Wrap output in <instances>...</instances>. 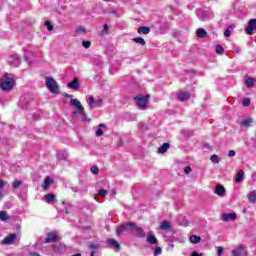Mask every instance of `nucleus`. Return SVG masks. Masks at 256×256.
<instances>
[{
  "label": "nucleus",
  "mask_w": 256,
  "mask_h": 256,
  "mask_svg": "<svg viewBox=\"0 0 256 256\" xmlns=\"http://www.w3.org/2000/svg\"><path fill=\"white\" fill-rule=\"evenodd\" d=\"M224 49H223V46H221V45H217L216 46V53L218 54V55H223V53H224Z\"/></svg>",
  "instance_id": "obj_35"
},
{
  "label": "nucleus",
  "mask_w": 256,
  "mask_h": 256,
  "mask_svg": "<svg viewBox=\"0 0 256 256\" xmlns=\"http://www.w3.org/2000/svg\"><path fill=\"white\" fill-rule=\"evenodd\" d=\"M90 249H99V244H95V243L90 244Z\"/></svg>",
  "instance_id": "obj_48"
},
{
  "label": "nucleus",
  "mask_w": 256,
  "mask_h": 256,
  "mask_svg": "<svg viewBox=\"0 0 256 256\" xmlns=\"http://www.w3.org/2000/svg\"><path fill=\"white\" fill-rule=\"evenodd\" d=\"M70 105L76 107L79 115L82 117V121H89L87 114H85V108H83V105H81V102L78 99H71Z\"/></svg>",
  "instance_id": "obj_3"
},
{
  "label": "nucleus",
  "mask_w": 256,
  "mask_h": 256,
  "mask_svg": "<svg viewBox=\"0 0 256 256\" xmlns=\"http://www.w3.org/2000/svg\"><path fill=\"white\" fill-rule=\"evenodd\" d=\"M133 227H135V223L133 222H126V223H123L122 225H120L118 228H117V235H121L123 232L125 231H129L131 229V231H133Z\"/></svg>",
  "instance_id": "obj_5"
},
{
  "label": "nucleus",
  "mask_w": 256,
  "mask_h": 256,
  "mask_svg": "<svg viewBox=\"0 0 256 256\" xmlns=\"http://www.w3.org/2000/svg\"><path fill=\"white\" fill-rule=\"evenodd\" d=\"M99 195H100V197H105V196L107 195V190L101 189V190L99 191Z\"/></svg>",
  "instance_id": "obj_44"
},
{
  "label": "nucleus",
  "mask_w": 256,
  "mask_h": 256,
  "mask_svg": "<svg viewBox=\"0 0 256 256\" xmlns=\"http://www.w3.org/2000/svg\"><path fill=\"white\" fill-rule=\"evenodd\" d=\"M139 35H149L151 33V28L147 26H142L138 28Z\"/></svg>",
  "instance_id": "obj_19"
},
{
  "label": "nucleus",
  "mask_w": 256,
  "mask_h": 256,
  "mask_svg": "<svg viewBox=\"0 0 256 256\" xmlns=\"http://www.w3.org/2000/svg\"><path fill=\"white\" fill-rule=\"evenodd\" d=\"M237 219V214L235 213H224L222 214V221H235Z\"/></svg>",
  "instance_id": "obj_14"
},
{
  "label": "nucleus",
  "mask_w": 256,
  "mask_h": 256,
  "mask_svg": "<svg viewBox=\"0 0 256 256\" xmlns=\"http://www.w3.org/2000/svg\"><path fill=\"white\" fill-rule=\"evenodd\" d=\"M244 177H245V171L239 170L235 178L236 183H242Z\"/></svg>",
  "instance_id": "obj_20"
},
{
  "label": "nucleus",
  "mask_w": 256,
  "mask_h": 256,
  "mask_svg": "<svg viewBox=\"0 0 256 256\" xmlns=\"http://www.w3.org/2000/svg\"><path fill=\"white\" fill-rule=\"evenodd\" d=\"M17 238V235L15 234H9L2 240V245H13L15 242V239Z\"/></svg>",
  "instance_id": "obj_9"
},
{
  "label": "nucleus",
  "mask_w": 256,
  "mask_h": 256,
  "mask_svg": "<svg viewBox=\"0 0 256 256\" xmlns=\"http://www.w3.org/2000/svg\"><path fill=\"white\" fill-rule=\"evenodd\" d=\"M53 183V180H51V177L47 176L44 179V184L42 185L44 191H47L49 189V186Z\"/></svg>",
  "instance_id": "obj_23"
},
{
  "label": "nucleus",
  "mask_w": 256,
  "mask_h": 256,
  "mask_svg": "<svg viewBox=\"0 0 256 256\" xmlns=\"http://www.w3.org/2000/svg\"><path fill=\"white\" fill-rule=\"evenodd\" d=\"M82 47H84V49H89V47H91V41H83Z\"/></svg>",
  "instance_id": "obj_41"
},
{
  "label": "nucleus",
  "mask_w": 256,
  "mask_h": 256,
  "mask_svg": "<svg viewBox=\"0 0 256 256\" xmlns=\"http://www.w3.org/2000/svg\"><path fill=\"white\" fill-rule=\"evenodd\" d=\"M184 173H186V175H189V173H191V166L185 167Z\"/></svg>",
  "instance_id": "obj_45"
},
{
  "label": "nucleus",
  "mask_w": 256,
  "mask_h": 256,
  "mask_svg": "<svg viewBox=\"0 0 256 256\" xmlns=\"http://www.w3.org/2000/svg\"><path fill=\"white\" fill-rule=\"evenodd\" d=\"M214 193L215 195H218V197H225V187L221 184H217Z\"/></svg>",
  "instance_id": "obj_13"
},
{
  "label": "nucleus",
  "mask_w": 256,
  "mask_h": 256,
  "mask_svg": "<svg viewBox=\"0 0 256 256\" xmlns=\"http://www.w3.org/2000/svg\"><path fill=\"white\" fill-rule=\"evenodd\" d=\"M253 31H256V19H251L246 27V32L248 35H252Z\"/></svg>",
  "instance_id": "obj_10"
},
{
  "label": "nucleus",
  "mask_w": 256,
  "mask_h": 256,
  "mask_svg": "<svg viewBox=\"0 0 256 256\" xmlns=\"http://www.w3.org/2000/svg\"><path fill=\"white\" fill-rule=\"evenodd\" d=\"M210 160L212 161V163L218 164L219 163V156H217L216 154L212 155L210 157Z\"/></svg>",
  "instance_id": "obj_38"
},
{
  "label": "nucleus",
  "mask_w": 256,
  "mask_h": 256,
  "mask_svg": "<svg viewBox=\"0 0 256 256\" xmlns=\"http://www.w3.org/2000/svg\"><path fill=\"white\" fill-rule=\"evenodd\" d=\"M107 243L109 244L110 247H113L114 249H116V252L119 251V249H121V245L119 244V242H117V240L113 238H109L107 240Z\"/></svg>",
  "instance_id": "obj_17"
},
{
  "label": "nucleus",
  "mask_w": 256,
  "mask_h": 256,
  "mask_svg": "<svg viewBox=\"0 0 256 256\" xmlns=\"http://www.w3.org/2000/svg\"><path fill=\"white\" fill-rule=\"evenodd\" d=\"M68 89H73L74 91H78L79 90V78H74L72 82H69Z\"/></svg>",
  "instance_id": "obj_16"
},
{
  "label": "nucleus",
  "mask_w": 256,
  "mask_h": 256,
  "mask_svg": "<svg viewBox=\"0 0 256 256\" xmlns=\"http://www.w3.org/2000/svg\"><path fill=\"white\" fill-rule=\"evenodd\" d=\"M46 87L51 93H59V85L51 77H46Z\"/></svg>",
  "instance_id": "obj_4"
},
{
  "label": "nucleus",
  "mask_w": 256,
  "mask_h": 256,
  "mask_svg": "<svg viewBox=\"0 0 256 256\" xmlns=\"http://www.w3.org/2000/svg\"><path fill=\"white\" fill-rule=\"evenodd\" d=\"M162 251H163V250L161 249V247H157V248L154 250V255H155V256L161 255Z\"/></svg>",
  "instance_id": "obj_42"
},
{
  "label": "nucleus",
  "mask_w": 256,
  "mask_h": 256,
  "mask_svg": "<svg viewBox=\"0 0 256 256\" xmlns=\"http://www.w3.org/2000/svg\"><path fill=\"white\" fill-rule=\"evenodd\" d=\"M112 195H117V193L115 192V190L112 191Z\"/></svg>",
  "instance_id": "obj_59"
},
{
  "label": "nucleus",
  "mask_w": 256,
  "mask_h": 256,
  "mask_svg": "<svg viewBox=\"0 0 256 256\" xmlns=\"http://www.w3.org/2000/svg\"><path fill=\"white\" fill-rule=\"evenodd\" d=\"M170 145L169 143H164L159 149L158 153H167V150L169 149Z\"/></svg>",
  "instance_id": "obj_32"
},
{
  "label": "nucleus",
  "mask_w": 256,
  "mask_h": 256,
  "mask_svg": "<svg viewBox=\"0 0 256 256\" xmlns=\"http://www.w3.org/2000/svg\"><path fill=\"white\" fill-rule=\"evenodd\" d=\"M201 21H207V14L202 15V17H200Z\"/></svg>",
  "instance_id": "obj_51"
},
{
  "label": "nucleus",
  "mask_w": 256,
  "mask_h": 256,
  "mask_svg": "<svg viewBox=\"0 0 256 256\" xmlns=\"http://www.w3.org/2000/svg\"><path fill=\"white\" fill-rule=\"evenodd\" d=\"M9 65H12V67H19L21 61L19 60V57L17 55H12L8 58Z\"/></svg>",
  "instance_id": "obj_11"
},
{
  "label": "nucleus",
  "mask_w": 256,
  "mask_h": 256,
  "mask_svg": "<svg viewBox=\"0 0 256 256\" xmlns=\"http://www.w3.org/2000/svg\"><path fill=\"white\" fill-rule=\"evenodd\" d=\"M44 199H46V203H53L55 201V196L54 194H46Z\"/></svg>",
  "instance_id": "obj_33"
},
{
  "label": "nucleus",
  "mask_w": 256,
  "mask_h": 256,
  "mask_svg": "<svg viewBox=\"0 0 256 256\" xmlns=\"http://www.w3.org/2000/svg\"><path fill=\"white\" fill-rule=\"evenodd\" d=\"M190 243H193L194 245H197V243H201V238L197 235H191L190 236Z\"/></svg>",
  "instance_id": "obj_29"
},
{
  "label": "nucleus",
  "mask_w": 256,
  "mask_h": 256,
  "mask_svg": "<svg viewBox=\"0 0 256 256\" xmlns=\"http://www.w3.org/2000/svg\"><path fill=\"white\" fill-rule=\"evenodd\" d=\"M53 251H62L64 249V246L61 244H55L52 246Z\"/></svg>",
  "instance_id": "obj_34"
},
{
  "label": "nucleus",
  "mask_w": 256,
  "mask_h": 256,
  "mask_svg": "<svg viewBox=\"0 0 256 256\" xmlns=\"http://www.w3.org/2000/svg\"><path fill=\"white\" fill-rule=\"evenodd\" d=\"M232 256H247V248L245 246H238L231 251Z\"/></svg>",
  "instance_id": "obj_6"
},
{
  "label": "nucleus",
  "mask_w": 256,
  "mask_h": 256,
  "mask_svg": "<svg viewBox=\"0 0 256 256\" xmlns=\"http://www.w3.org/2000/svg\"><path fill=\"white\" fill-rule=\"evenodd\" d=\"M191 256H201V255L199 254V252L193 251L192 254H191Z\"/></svg>",
  "instance_id": "obj_52"
},
{
  "label": "nucleus",
  "mask_w": 256,
  "mask_h": 256,
  "mask_svg": "<svg viewBox=\"0 0 256 256\" xmlns=\"http://www.w3.org/2000/svg\"><path fill=\"white\" fill-rule=\"evenodd\" d=\"M9 219H11V216H9V215L7 214V212H5V211H0V221L5 222V221H9Z\"/></svg>",
  "instance_id": "obj_27"
},
{
  "label": "nucleus",
  "mask_w": 256,
  "mask_h": 256,
  "mask_svg": "<svg viewBox=\"0 0 256 256\" xmlns=\"http://www.w3.org/2000/svg\"><path fill=\"white\" fill-rule=\"evenodd\" d=\"M3 197H5V195H4L3 192L0 190V201H1V199H3Z\"/></svg>",
  "instance_id": "obj_55"
},
{
  "label": "nucleus",
  "mask_w": 256,
  "mask_h": 256,
  "mask_svg": "<svg viewBox=\"0 0 256 256\" xmlns=\"http://www.w3.org/2000/svg\"><path fill=\"white\" fill-rule=\"evenodd\" d=\"M90 171H91V173H93V175H97V173H99V167H97V166H92V167L90 168Z\"/></svg>",
  "instance_id": "obj_40"
},
{
  "label": "nucleus",
  "mask_w": 256,
  "mask_h": 256,
  "mask_svg": "<svg viewBox=\"0 0 256 256\" xmlns=\"http://www.w3.org/2000/svg\"><path fill=\"white\" fill-rule=\"evenodd\" d=\"M132 41H134V43H137V45H141L142 47H145L146 45L145 39L141 37H135L132 39Z\"/></svg>",
  "instance_id": "obj_26"
},
{
  "label": "nucleus",
  "mask_w": 256,
  "mask_h": 256,
  "mask_svg": "<svg viewBox=\"0 0 256 256\" xmlns=\"http://www.w3.org/2000/svg\"><path fill=\"white\" fill-rule=\"evenodd\" d=\"M109 26L107 24H104V31H108Z\"/></svg>",
  "instance_id": "obj_56"
},
{
  "label": "nucleus",
  "mask_w": 256,
  "mask_h": 256,
  "mask_svg": "<svg viewBox=\"0 0 256 256\" xmlns=\"http://www.w3.org/2000/svg\"><path fill=\"white\" fill-rule=\"evenodd\" d=\"M196 35L200 39H205V37H207V31L203 28H199L196 30Z\"/></svg>",
  "instance_id": "obj_22"
},
{
  "label": "nucleus",
  "mask_w": 256,
  "mask_h": 256,
  "mask_svg": "<svg viewBox=\"0 0 256 256\" xmlns=\"http://www.w3.org/2000/svg\"><path fill=\"white\" fill-rule=\"evenodd\" d=\"M15 87V78H13V74H6L0 80V88L2 91H11Z\"/></svg>",
  "instance_id": "obj_1"
},
{
  "label": "nucleus",
  "mask_w": 256,
  "mask_h": 256,
  "mask_svg": "<svg viewBox=\"0 0 256 256\" xmlns=\"http://www.w3.org/2000/svg\"><path fill=\"white\" fill-rule=\"evenodd\" d=\"M248 201H250V203H255L256 202V190H252L248 195Z\"/></svg>",
  "instance_id": "obj_25"
},
{
  "label": "nucleus",
  "mask_w": 256,
  "mask_h": 256,
  "mask_svg": "<svg viewBox=\"0 0 256 256\" xmlns=\"http://www.w3.org/2000/svg\"><path fill=\"white\" fill-rule=\"evenodd\" d=\"M21 184H22L21 181H19V180H14V182H13V184H12V187H13L14 189H19V187H21Z\"/></svg>",
  "instance_id": "obj_36"
},
{
  "label": "nucleus",
  "mask_w": 256,
  "mask_h": 256,
  "mask_svg": "<svg viewBox=\"0 0 256 256\" xmlns=\"http://www.w3.org/2000/svg\"><path fill=\"white\" fill-rule=\"evenodd\" d=\"M45 27L48 28V31H53V25L51 24V21L47 20L44 23Z\"/></svg>",
  "instance_id": "obj_39"
},
{
  "label": "nucleus",
  "mask_w": 256,
  "mask_h": 256,
  "mask_svg": "<svg viewBox=\"0 0 256 256\" xmlns=\"http://www.w3.org/2000/svg\"><path fill=\"white\" fill-rule=\"evenodd\" d=\"M57 159H60V161H63L69 157V153H67L66 150H60L56 153Z\"/></svg>",
  "instance_id": "obj_18"
},
{
  "label": "nucleus",
  "mask_w": 256,
  "mask_h": 256,
  "mask_svg": "<svg viewBox=\"0 0 256 256\" xmlns=\"http://www.w3.org/2000/svg\"><path fill=\"white\" fill-rule=\"evenodd\" d=\"M251 123H253V118H248L246 120H242L240 125H242V127H251Z\"/></svg>",
  "instance_id": "obj_28"
},
{
  "label": "nucleus",
  "mask_w": 256,
  "mask_h": 256,
  "mask_svg": "<svg viewBox=\"0 0 256 256\" xmlns=\"http://www.w3.org/2000/svg\"><path fill=\"white\" fill-rule=\"evenodd\" d=\"M229 29H235V25H230Z\"/></svg>",
  "instance_id": "obj_58"
},
{
  "label": "nucleus",
  "mask_w": 256,
  "mask_h": 256,
  "mask_svg": "<svg viewBox=\"0 0 256 256\" xmlns=\"http://www.w3.org/2000/svg\"><path fill=\"white\" fill-rule=\"evenodd\" d=\"M177 97L179 101H189V99H191V94H189V92L179 91Z\"/></svg>",
  "instance_id": "obj_12"
},
{
  "label": "nucleus",
  "mask_w": 256,
  "mask_h": 256,
  "mask_svg": "<svg viewBox=\"0 0 256 256\" xmlns=\"http://www.w3.org/2000/svg\"><path fill=\"white\" fill-rule=\"evenodd\" d=\"M58 240H59V236L57 235L56 232H49L45 239V243H55Z\"/></svg>",
  "instance_id": "obj_8"
},
{
  "label": "nucleus",
  "mask_w": 256,
  "mask_h": 256,
  "mask_svg": "<svg viewBox=\"0 0 256 256\" xmlns=\"http://www.w3.org/2000/svg\"><path fill=\"white\" fill-rule=\"evenodd\" d=\"M235 155H236L235 150H230V151L228 152V157H235Z\"/></svg>",
  "instance_id": "obj_46"
},
{
  "label": "nucleus",
  "mask_w": 256,
  "mask_h": 256,
  "mask_svg": "<svg viewBox=\"0 0 256 256\" xmlns=\"http://www.w3.org/2000/svg\"><path fill=\"white\" fill-rule=\"evenodd\" d=\"M224 36L225 37H231V31L229 29L224 31Z\"/></svg>",
  "instance_id": "obj_47"
},
{
  "label": "nucleus",
  "mask_w": 256,
  "mask_h": 256,
  "mask_svg": "<svg viewBox=\"0 0 256 256\" xmlns=\"http://www.w3.org/2000/svg\"><path fill=\"white\" fill-rule=\"evenodd\" d=\"M30 256H41V255H39V253L37 252H30Z\"/></svg>",
  "instance_id": "obj_53"
},
{
  "label": "nucleus",
  "mask_w": 256,
  "mask_h": 256,
  "mask_svg": "<svg viewBox=\"0 0 256 256\" xmlns=\"http://www.w3.org/2000/svg\"><path fill=\"white\" fill-rule=\"evenodd\" d=\"M242 105H243V107H249L251 105V100L249 98H245L242 101Z\"/></svg>",
  "instance_id": "obj_37"
},
{
  "label": "nucleus",
  "mask_w": 256,
  "mask_h": 256,
  "mask_svg": "<svg viewBox=\"0 0 256 256\" xmlns=\"http://www.w3.org/2000/svg\"><path fill=\"white\" fill-rule=\"evenodd\" d=\"M103 127H106V125L104 123H100L99 124V128L96 131V137H101L103 136Z\"/></svg>",
  "instance_id": "obj_31"
},
{
  "label": "nucleus",
  "mask_w": 256,
  "mask_h": 256,
  "mask_svg": "<svg viewBox=\"0 0 256 256\" xmlns=\"http://www.w3.org/2000/svg\"><path fill=\"white\" fill-rule=\"evenodd\" d=\"M251 177H252V181L256 182V172H254Z\"/></svg>",
  "instance_id": "obj_54"
},
{
  "label": "nucleus",
  "mask_w": 256,
  "mask_h": 256,
  "mask_svg": "<svg viewBox=\"0 0 256 256\" xmlns=\"http://www.w3.org/2000/svg\"><path fill=\"white\" fill-rule=\"evenodd\" d=\"M67 97H73V95H67Z\"/></svg>",
  "instance_id": "obj_60"
},
{
  "label": "nucleus",
  "mask_w": 256,
  "mask_h": 256,
  "mask_svg": "<svg viewBox=\"0 0 256 256\" xmlns=\"http://www.w3.org/2000/svg\"><path fill=\"white\" fill-rule=\"evenodd\" d=\"M96 253H97L96 251H92L90 256H95Z\"/></svg>",
  "instance_id": "obj_57"
},
{
  "label": "nucleus",
  "mask_w": 256,
  "mask_h": 256,
  "mask_svg": "<svg viewBox=\"0 0 256 256\" xmlns=\"http://www.w3.org/2000/svg\"><path fill=\"white\" fill-rule=\"evenodd\" d=\"M5 185H7V182H5L3 179H0V191L1 189L5 188Z\"/></svg>",
  "instance_id": "obj_43"
},
{
  "label": "nucleus",
  "mask_w": 256,
  "mask_h": 256,
  "mask_svg": "<svg viewBox=\"0 0 256 256\" xmlns=\"http://www.w3.org/2000/svg\"><path fill=\"white\" fill-rule=\"evenodd\" d=\"M217 253H218V256L223 255V247H218L217 248Z\"/></svg>",
  "instance_id": "obj_49"
},
{
  "label": "nucleus",
  "mask_w": 256,
  "mask_h": 256,
  "mask_svg": "<svg viewBox=\"0 0 256 256\" xmlns=\"http://www.w3.org/2000/svg\"><path fill=\"white\" fill-rule=\"evenodd\" d=\"M146 241L150 245H157V243H158L157 237H155V235H153V234L148 235L146 238Z\"/></svg>",
  "instance_id": "obj_21"
},
{
  "label": "nucleus",
  "mask_w": 256,
  "mask_h": 256,
  "mask_svg": "<svg viewBox=\"0 0 256 256\" xmlns=\"http://www.w3.org/2000/svg\"><path fill=\"white\" fill-rule=\"evenodd\" d=\"M187 225H189V223H186V224H185V227H187Z\"/></svg>",
  "instance_id": "obj_61"
},
{
  "label": "nucleus",
  "mask_w": 256,
  "mask_h": 256,
  "mask_svg": "<svg viewBox=\"0 0 256 256\" xmlns=\"http://www.w3.org/2000/svg\"><path fill=\"white\" fill-rule=\"evenodd\" d=\"M77 31L81 33H85V27L80 26L78 27Z\"/></svg>",
  "instance_id": "obj_50"
},
{
  "label": "nucleus",
  "mask_w": 256,
  "mask_h": 256,
  "mask_svg": "<svg viewBox=\"0 0 256 256\" xmlns=\"http://www.w3.org/2000/svg\"><path fill=\"white\" fill-rule=\"evenodd\" d=\"M245 85L248 88L255 87V80L253 78H247L245 80Z\"/></svg>",
  "instance_id": "obj_30"
},
{
  "label": "nucleus",
  "mask_w": 256,
  "mask_h": 256,
  "mask_svg": "<svg viewBox=\"0 0 256 256\" xmlns=\"http://www.w3.org/2000/svg\"><path fill=\"white\" fill-rule=\"evenodd\" d=\"M149 97V95H139L134 97V101H136L138 109L141 111H145L147 109V105H149Z\"/></svg>",
  "instance_id": "obj_2"
},
{
  "label": "nucleus",
  "mask_w": 256,
  "mask_h": 256,
  "mask_svg": "<svg viewBox=\"0 0 256 256\" xmlns=\"http://www.w3.org/2000/svg\"><path fill=\"white\" fill-rule=\"evenodd\" d=\"M87 103H88L90 109H95L96 107L101 106V104L103 103V100H101V99L95 100V98L90 97V98H88Z\"/></svg>",
  "instance_id": "obj_7"
},
{
  "label": "nucleus",
  "mask_w": 256,
  "mask_h": 256,
  "mask_svg": "<svg viewBox=\"0 0 256 256\" xmlns=\"http://www.w3.org/2000/svg\"><path fill=\"white\" fill-rule=\"evenodd\" d=\"M132 231H136V237L145 238L147 237V234H145V231L141 227H137L134 224V227L132 228Z\"/></svg>",
  "instance_id": "obj_15"
},
{
  "label": "nucleus",
  "mask_w": 256,
  "mask_h": 256,
  "mask_svg": "<svg viewBox=\"0 0 256 256\" xmlns=\"http://www.w3.org/2000/svg\"><path fill=\"white\" fill-rule=\"evenodd\" d=\"M161 231H169L171 229V223L169 221H163L160 225Z\"/></svg>",
  "instance_id": "obj_24"
}]
</instances>
